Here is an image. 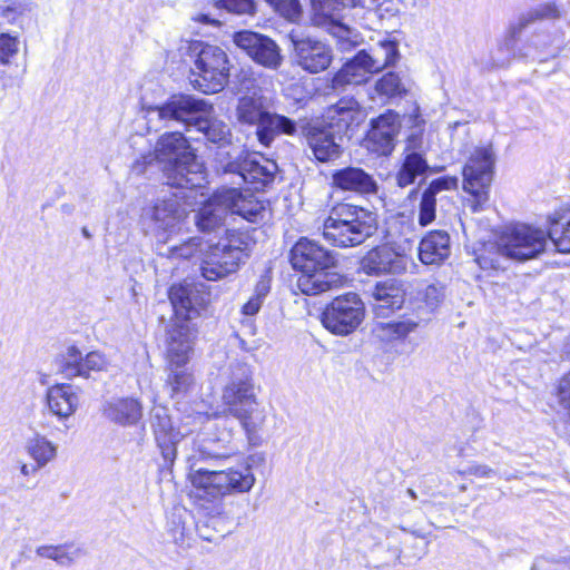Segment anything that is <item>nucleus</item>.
Returning <instances> with one entry per match:
<instances>
[{"mask_svg": "<svg viewBox=\"0 0 570 570\" xmlns=\"http://www.w3.org/2000/svg\"><path fill=\"white\" fill-rule=\"evenodd\" d=\"M416 140L414 137L409 139L403 164L396 175L397 185L401 187L413 184L416 177L424 175L429 169L424 156L415 150Z\"/></svg>", "mask_w": 570, "mask_h": 570, "instance_id": "7c9ffc66", "label": "nucleus"}, {"mask_svg": "<svg viewBox=\"0 0 570 570\" xmlns=\"http://www.w3.org/2000/svg\"><path fill=\"white\" fill-rule=\"evenodd\" d=\"M508 258L501 246V237L495 243L484 245L483 249L476 255V263L482 269L502 268V262Z\"/></svg>", "mask_w": 570, "mask_h": 570, "instance_id": "a19ab883", "label": "nucleus"}, {"mask_svg": "<svg viewBox=\"0 0 570 570\" xmlns=\"http://www.w3.org/2000/svg\"><path fill=\"white\" fill-rule=\"evenodd\" d=\"M217 4L219 8H224L235 14L252 16L255 13L254 0H219Z\"/></svg>", "mask_w": 570, "mask_h": 570, "instance_id": "09e8293b", "label": "nucleus"}, {"mask_svg": "<svg viewBox=\"0 0 570 570\" xmlns=\"http://www.w3.org/2000/svg\"><path fill=\"white\" fill-rule=\"evenodd\" d=\"M558 397L560 404L570 412V372L559 382Z\"/></svg>", "mask_w": 570, "mask_h": 570, "instance_id": "5fc2aeb1", "label": "nucleus"}, {"mask_svg": "<svg viewBox=\"0 0 570 570\" xmlns=\"http://www.w3.org/2000/svg\"><path fill=\"white\" fill-rule=\"evenodd\" d=\"M371 296L372 309L377 317H389L391 313L400 309L405 301L404 289L393 279L377 283L371 289Z\"/></svg>", "mask_w": 570, "mask_h": 570, "instance_id": "a878e982", "label": "nucleus"}, {"mask_svg": "<svg viewBox=\"0 0 570 570\" xmlns=\"http://www.w3.org/2000/svg\"><path fill=\"white\" fill-rule=\"evenodd\" d=\"M407 258L389 246H377L361 259V269L367 275L401 274L406 269Z\"/></svg>", "mask_w": 570, "mask_h": 570, "instance_id": "412c9836", "label": "nucleus"}, {"mask_svg": "<svg viewBox=\"0 0 570 570\" xmlns=\"http://www.w3.org/2000/svg\"><path fill=\"white\" fill-rule=\"evenodd\" d=\"M363 112L354 98H342L330 106L322 126H311L305 134L314 158L320 163L337 160L343 154V137L352 125L362 120Z\"/></svg>", "mask_w": 570, "mask_h": 570, "instance_id": "f03ea898", "label": "nucleus"}, {"mask_svg": "<svg viewBox=\"0 0 570 570\" xmlns=\"http://www.w3.org/2000/svg\"><path fill=\"white\" fill-rule=\"evenodd\" d=\"M79 397L70 384H57L47 392L49 411L59 419L70 417L78 409Z\"/></svg>", "mask_w": 570, "mask_h": 570, "instance_id": "c85d7f7f", "label": "nucleus"}, {"mask_svg": "<svg viewBox=\"0 0 570 570\" xmlns=\"http://www.w3.org/2000/svg\"><path fill=\"white\" fill-rule=\"evenodd\" d=\"M59 372L66 379L83 377L82 354L76 346L67 348L59 361Z\"/></svg>", "mask_w": 570, "mask_h": 570, "instance_id": "79ce46f5", "label": "nucleus"}, {"mask_svg": "<svg viewBox=\"0 0 570 570\" xmlns=\"http://www.w3.org/2000/svg\"><path fill=\"white\" fill-rule=\"evenodd\" d=\"M548 237L559 253H570V209L556 212L549 218Z\"/></svg>", "mask_w": 570, "mask_h": 570, "instance_id": "72a5a7b5", "label": "nucleus"}, {"mask_svg": "<svg viewBox=\"0 0 570 570\" xmlns=\"http://www.w3.org/2000/svg\"><path fill=\"white\" fill-rule=\"evenodd\" d=\"M365 314L364 303L355 293L335 297L322 313L325 328L336 335H347L362 323Z\"/></svg>", "mask_w": 570, "mask_h": 570, "instance_id": "f8f14e48", "label": "nucleus"}, {"mask_svg": "<svg viewBox=\"0 0 570 570\" xmlns=\"http://www.w3.org/2000/svg\"><path fill=\"white\" fill-rule=\"evenodd\" d=\"M297 130L296 122L288 117L271 112L263 118L259 129L256 130L258 141L265 147H269L275 137L281 134L293 136Z\"/></svg>", "mask_w": 570, "mask_h": 570, "instance_id": "2f4dec72", "label": "nucleus"}, {"mask_svg": "<svg viewBox=\"0 0 570 570\" xmlns=\"http://www.w3.org/2000/svg\"><path fill=\"white\" fill-rule=\"evenodd\" d=\"M461 475H474L476 478H491L497 475V471L487 464L473 463L465 470L459 471Z\"/></svg>", "mask_w": 570, "mask_h": 570, "instance_id": "864d4df0", "label": "nucleus"}, {"mask_svg": "<svg viewBox=\"0 0 570 570\" xmlns=\"http://www.w3.org/2000/svg\"><path fill=\"white\" fill-rule=\"evenodd\" d=\"M400 130L397 115L385 114L374 120L367 135V148L379 155H390L395 145V137Z\"/></svg>", "mask_w": 570, "mask_h": 570, "instance_id": "b1692460", "label": "nucleus"}, {"mask_svg": "<svg viewBox=\"0 0 570 570\" xmlns=\"http://www.w3.org/2000/svg\"><path fill=\"white\" fill-rule=\"evenodd\" d=\"M559 17L560 11L554 2L540 3L519 17L518 21L510 27V36L517 39L528 26L544 20H557Z\"/></svg>", "mask_w": 570, "mask_h": 570, "instance_id": "473e14b6", "label": "nucleus"}, {"mask_svg": "<svg viewBox=\"0 0 570 570\" xmlns=\"http://www.w3.org/2000/svg\"><path fill=\"white\" fill-rule=\"evenodd\" d=\"M249 458L224 470H196L190 474L193 485L213 499L247 493L256 482Z\"/></svg>", "mask_w": 570, "mask_h": 570, "instance_id": "0eeeda50", "label": "nucleus"}, {"mask_svg": "<svg viewBox=\"0 0 570 570\" xmlns=\"http://www.w3.org/2000/svg\"><path fill=\"white\" fill-rule=\"evenodd\" d=\"M354 68H358V70H361L362 72H366L367 75L376 73V71H374V65L372 63V57L365 50H361L360 52H357L353 57V59H351L343 66L342 75H351Z\"/></svg>", "mask_w": 570, "mask_h": 570, "instance_id": "a18cd8bd", "label": "nucleus"}, {"mask_svg": "<svg viewBox=\"0 0 570 570\" xmlns=\"http://www.w3.org/2000/svg\"><path fill=\"white\" fill-rule=\"evenodd\" d=\"M217 200L227 207L232 214L255 223L264 217L265 207L253 194L238 188H224L217 191Z\"/></svg>", "mask_w": 570, "mask_h": 570, "instance_id": "5701e85b", "label": "nucleus"}, {"mask_svg": "<svg viewBox=\"0 0 570 570\" xmlns=\"http://www.w3.org/2000/svg\"><path fill=\"white\" fill-rule=\"evenodd\" d=\"M250 252V239L246 233L226 230L225 237L209 246L202 262L200 273L207 281H219L236 273Z\"/></svg>", "mask_w": 570, "mask_h": 570, "instance_id": "423d86ee", "label": "nucleus"}, {"mask_svg": "<svg viewBox=\"0 0 570 570\" xmlns=\"http://www.w3.org/2000/svg\"><path fill=\"white\" fill-rule=\"evenodd\" d=\"M224 174H234L236 184L252 185L253 190H261L274 180L277 171L276 163L268 159H257L256 156L245 155L222 165Z\"/></svg>", "mask_w": 570, "mask_h": 570, "instance_id": "2eb2a0df", "label": "nucleus"}, {"mask_svg": "<svg viewBox=\"0 0 570 570\" xmlns=\"http://www.w3.org/2000/svg\"><path fill=\"white\" fill-rule=\"evenodd\" d=\"M343 67L337 71L331 81V87L335 90L344 88L346 85H360L367 80L368 75L366 72H362L358 68H354L351 75H342Z\"/></svg>", "mask_w": 570, "mask_h": 570, "instance_id": "49530a36", "label": "nucleus"}, {"mask_svg": "<svg viewBox=\"0 0 570 570\" xmlns=\"http://www.w3.org/2000/svg\"><path fill=\"white\" fill-rule=\"evenodd\" d=\"M18 51V40L10 35H1L0 36V60L2 62L7 61L10 57H12Z\"/></svg>", "mask_w": 570, "mask_h": 570, "instance_id": "3c124183", "label": "nucleus"}, {"mask_svg": "<svg viewBox=\"0 0 570 570\" xmlns=\"http://www.w3.org/2000/svg\"><path fill=\"white\" fill-rule=\"evenodd\" d=\"M155 158L163 164L166 184L176 188H197L206 181L203 164L179 131L165 132L155 146Z\"/></svg>", "mask_w": 570, "mask_h": 570, "instance_id": "7ed1b4c3", "label": "nucleus"}, {"mask_svg": "<svg viewBox=\"0 0 570 570\" xmlns=\"http://www.w3.org/2000/svg\"><path fill=\"white\" fill-rule=\"evenodd\" d=\"M195 330L189 322L175 321L167 331V363L188 364L193 354Z\"/></svg>", "mask_w": 570, "mask_h": 570, "instance_id": "aec40b11", "label": "nucleus"}, {"mask_svg": "<svg viewBox=\"0 0 570 570\" xmlns=\"http://www.w3.org/2000/svg\"><path fill=\"white\" fill-rule=\"evenodd\" d=\"M377 228L376 214L361 206L340 203L332 207L323 224V236L338 247L364 243Z\"/></svg>", "mask_w": 570, "mask_h": 570, "instance_id": "39448f33", "label": "nucleus"}, {"mask_svg": "<svg viewBox=\"0 0 570 570\" xmlns=\"http://www.w3.org/2000/svg\"><path fill=\"white\" fill-rule=\"evenodd\" d=\"M40 469H42V466H38V463H36V462L32 465L22 463L21 466H20V472L24 476H29V475L35 474Z\"/></svg>", "mask_w": 570, "mask_h": 570, "instance_id": "680f3d73", "label": "nucleus"}, {"mask_svg": "<svg viewBox=\"0 0 570 570\" xmlns=\"http://www.w3.org/2000/svg\"><path fill=\"white\" fill-rule=\"evenodd\" d=\"M548 233L528 224L505 227L501 234V246L508 258L525 262L541 255L548 244Z\"/></svg>", "mask_w": 570, "mask_h": 570, "instance_id": "9d476101", "label": "nucleus"}, {"mask_svg": "<svg viewBox=\"0 0 570 570\" xmlns=\"http://www.w3.org/2000/svg\"><path fill=\"white\" fill-rule=\"evenodd\" d=\"M36 554L40 558L53 560L59 566L69 567L82 554V550L69 543L58 546L46 544L38 547Z\"/></svg>", "mask_w": 570, "mask_h": 570, "instance_id": "4c0bfd02", "label": "nucleus"}, {"mask_svg": "<svg viewBox=\"0 0 570 570\" xmlns=\"http://www.w3.org/2000/svg\"><path fill=\"white\" fill-rule=\"evenodd\" d=\"M420 503H421V505H420L421 509L429 508V507L432 505V502L430 500H426V499L421 500Z\"/></svg>", "mask_w": 570, "mask_h": 570, "instance_id": "0e129e2a", "label": "nucleus"}, {"mask_svg": "<svg viewBox=\"0 0 570 570\" xmlns=\"http://www.w3.org/2000/svg\"><path fill=\"white\" fill-rule=\"evenodd\" d=\"M436 212V195L428 189L421 194L419 204V224L426 226L435 219Z\"/></svg>", "mask_w": 570, "mask_h": 570, "instance_id": "37998d69", "label": "nucleus"}, {"mask_svg": "<svg viewBox=\"0 0 570 570\" xmlns=\"http://www.w3.org/2000/svg\"><path fill=\"white\" fill-rule=\"evenodd\" d=\"M82 234L86 236V237H90V234L88 233V230L86 228L82 229Z\"/></svg>", "mask_w": 570, "mask_h": 570, "instance_id": "69168bd1", "label": "nucleus"}, {"mask_svg": "<svg viewBox=\"0 0 570 570\" xmlns=\"http://www.w3.org/2000/svg\"><path fill=\"white\" fill-rule=\"evenodd\" d=\"M406 494H407L411 499H413V500H416V499H417V494H416V492H415L413 489H407V490H406Z\"/></svg>", "mask_w": 570, "mask_h": 570, "instance_id": "e2e57ef3", "label": "nucleus"}, {"mask_svg": "<svg viewBox=\"0 0 570 570\" xmlns=\"http://www.w3.org/2000/svg\"><path fill=\"white\" fill-rule=\"evenodd\" d=\"M422 301L434 309L444 297V287L441 284H430L420 293Z\"/></svg>", "mask_w": 570, "mask_h": 570, "instance_id": "8fccbe9b", "label": "nucleus"}, {"mask_svg": "<svg viewBox=\"0 0 570 570\" xmlns=\"http://www.w3.org/2000/svg\"><path fill=\"white\" fill-rule=\"evenodd\" d=\"M262 303H263V299L258 298V297H255V296H252L247 303H245L243 305V313L245 315H255L258 313V311L261 309V306H262Z\"/></svg>", "mask_w": 570, "mask_h": 570, "instance_id": "bf43d9fd", "label": "nucleus"}, {"mask_svg": "<svg viewBox=\"0 0 570 570\" xmlns=\"http://www.w3.org/2000/svg\"><path fill=\"white\" fill-rule=\"evenodd\" d=\"M267 112V99L261 91H253L238 99L236 118L240 124L256 126L259 129Z\"/></svg>", "mask_w": 570, "mask_h": 570, "instance_id": "c756f323", "label": "nucleus"}, {"mask_svg": "<svg viewBox=\"0 0 570 570\" xmlns=\"http://www.w3.org/2000/svg\"><path fill=\"white\" fill-rule=\"evenodd\" d=\"M494 153L491 147L476 148L463 168V188L471 194L473 212L482 209L488 202V189L492 181Z\"/></svg>", "mask_w": 570, "mask_h": 570, "instance_id": "9b49d317", "label": "nucleus"}, {"mask_svg": "<svg viewBox=\"0 0 570 570\" xmlns=\"http://www.w3.org/2000/svg\"><path fill=\"white\" fill-rule=\"evenodd\" d=\"M150 423L164 459L173 463L177 456L178 449L189 445V438L174 429L166 407H155L151 412Z\"/></svg>", "mask_w": 570, "mask_h": 570, "instance_id": "f3484780", "label": "nucleus"}, {"mask_svg": "<svg viewBox=\"0 0 570 570\" xmlns=\"http://www.w3.org/2000/svg\"><path fill=\"white\" fill-rule=\"evenodd\" d=\"M375 89L380 95L386 97L399 96L405 91L401 78L394 72H387L379 79Z\"/></svg>", "mask_w": 570, "mask_h": 570, "instance_id": "c03bdc74", "label": "nucleus"}, {"mask_svg": "<svg viewBox=\"0 0 570 570\" xmlns=\"http://www.w3.org/2000/svg\"><path fill=\"white\" fill-rule=\"evenodd\" d=\"M239 420L245 430L249 442H254L257 432L264 426L266 421V412L261 407L257 401L242 410H236L233 415Z\"/></svg>", "mask_w": 570, "mask_h": 570, "instance_id": "e433bc0d", "label": "nucleus"}, {"mask_svg": "<svg viewBox=\"0 0 570 570\" xmlns=\"http://www.w3.org/2000/svg\"><path fill=\"white\" fill-rule=\"evenodd\" d=\"M185 213L179 197L173 195L144 208L140 224L146 235L163 239L166 233L173 232L178 226Z\"/></svg>", "mask_w": 570, "mask_h": 570, "instance_id": "ddd939ff", "label": "nucleus"}, {"mask_svg": "<svg viewBox=\"0 0 570 570\" xmlns=\"http://www.w3.org/2000/svg\"><path fill=\"white\" fill-rule=\"evenodd\" d=\"M282 13L294 14L298 11V0H266Z\"/></svg>", "mask_w": 570, "mask_h": 570, "instance_id": "4d7b16f0", "label": "nucleus"}, {"mask_svg": "<svg viewBox=\"0 0 570 570\" xmlns=\"http://www.w3.org/2000/svg\"><path fill=\"white\" fill-rule=\"evenodd\" d=\"M108 366V358L98 351H92L82 357L83 377H89L90 371H106Z\"/></svg>", "mask_w": 570, "mask_h": 570, "instance_id": "de8ad7c7", "label": "nucleus"}, {"mask_svg": "<svg viewBox=\"0 0 570 570\" xmlns=\"http://www.w3.org/2000/svg\"><path fill=\"white\" fill-rule=\"evenodd\" d=\"M198 250V243H196L195 239H190L187 243L181 244L180 246H177L173 248L171 255L173 257H179V258H190L193 257Z\"/></svg>", "mask_w": 570, "mask_h": 570, "instance_id": "6e6d98bb", "label": "nucleus"}, {"mask_svg": "<svg viewBox=\"0 0 570 570\" xmlns=\"http://www.w3.org/2000/svg\"><path fill=\"white\" fill-rule=\"evenodd\" d=\"M333 253L318 243L302 237L291 250L293 267L302 272L297 288L305 295H318L342 283L341 276L328 272L335 265Z\"/></svg>", "mask_w": 570, "mask_h": 570, "instance_id": "20e7f679", "label": "nucleus"}, {"mask_svg": "<svg viewBox=\"0 0 570 570\" xmlns=\"http://www.w3.org/2000/svg\"><path fill=\"white\" fill-rule=\"evenodd\" d=\"M166 371L165 386L169 390L171 397L186 394L195 382L194 374L187 364L167 363Z\"/></svg>", "mask_w": 570, "mask_h": 570, "instance_id": "c9c22d12", "label": "nucleus"}, {"mask_svg": "<svg viewBox=\"0 0 570 570\" xmlns=\"http://www.w3.org/2000/svg\"><path fill=\"white\" fill-rule=\"evenodd\" d=\"M271 289V277L262 275L257 284L255 285L253 296L264 299Z\"/></svg>", "mask_w": 570, "mask_h": 570, "instance_id": "13d9d810", "label": "nucleus"}, {"mask_svg": "<svg viewBox=\"0 0 570 570\" xmlns=\"http://www.w3.org/2000/svg\"><path fill=\"white\" fill-rule=\"evenodd\" d=\"M102 415L121 426H132L142 417V405L134 397H111L101 406Z\"/></svg>", "mask_w": 570, "mask_h": 570, "instance_id": "bb28decb", "label": "nucleus"}, {"mask_svg": "<svg viewBox=\"0 0 570 570\" xmlns=\"http://www.w3.org/2000/svg\"><path fill=\"white\" fill-rule=\"evenodd\" d=\"M169 299L175 309L177 320L188 322L199 315L206 304L205 295L195 284L173 285L169 289Z\"/></svg>", "mask_w": 570, "mask_h": 570, "instance_id": "4be33fe9", "label": "nucleus"}, {"mask_svg": "<svg viewBox=\"0 0 570 570\" xmlns=\"http://www.w3.org/2000/svg\"><path fill=\"white\" fill-rule=\"evenodd\" d=\"M458 178L454 176H444L432 180L425 189L438 195V193L442 190L455 189L458 187Z\"/></svg>", "mask_w": 570, "mask_h": 570, "instance_id": "603ef678", "label": "nucleus"}, {"mask_svg": "<svg viewBox=\"0 0 570 570\" xmlns=\"http://www.w3.org/2000/svg\"><path fill=\"white\" fill-rule=\"evenodd\" d=\"M333 186L358 195H375L379 185L374 177L360 167H345L332 175Z\"/></svg>", "mask_w": 570, "mask_h": 570, "instance_id": "393cba45", "label": "nucleus"}, {"mask_svg": "<svg viewBox=\"0 0 570 570\" xmlns=\"http://www.w3.org/2000/svg\"><path fill=\"white\" fill-rule=\"evenodd\" d=\"M213 105L205 99L191 95H174L165 104L150 107L149 116H156L159 120L177 122L187 129L195 127L203 132L208 141L224 145L230 140V129L223 120L213 117Z\"/></svg>", "mask_w": 570, "mask_h": 570, "instance_id": "f257e3e1", "label": "nucleus"}, {"mask_svg": "<svg viewBox=\"0 0 570 570\" xmlns=\"http://www.w3.org/2000/svg\"><path fill=\"white\" fill-rule=\"evenodd\" d=\"M227 207L217 200V193L213 200L203 206L196 214V225L204 233H210L224 225Z\"/></svg>", "mask_w": 570, "mask_h": 570, "instance_id": "f704fd0d", "label": "nucleus"}, {"mask_svg": "<svg viewBox=\"0 0 570 570\" xmlns=\"http://www.w3.org/2000/svg\"><path fill=\"white\" fill-rule=\"evenodd\" d=\"M376 2L377 0H312L313 22L342 42L356 45L358 35L355 29L343 21L345 16H342L341 11L347 8L367 7L376 8L382 16L383 3L376 4Z\"/></svg>", "mask_w": 570, "mask_h": 570, "instance_id": "1a4fd4ad", "label": "nucleus"}, {"mask_svg": "<svg viewBox=\"0 0 570 570\" xmlns=\"http://www.w3.org/2000/svg\"><path fill=\"white\" fill-rule=\"evenodd\" d=\"M450 252V235L444 230L430 232L419 246V257L425 265L442 263L449 257Z\"/></svg>", "mask_w": 570, "mask_h": 570, "instance_id": "cd10ccee", "label": "nucleus"}, {"mask_svg": "<svg viewBox=\"0 0 570 570\" xmlns=\"http://www.w3.org/2000/svg\"><path fill=\"white\" fill-rule=\"evenodd\" d=\"M295 59L297 65L309 73H317L327 69L333 60L331 47L313 37H303L291 33Z\"/></svg>", "mask_w": 570, "mask_h": 570, "instance_id": "dca6fc26", "label": "nucleus"}, {"mask_svg": "<svg viewBox=\"0 0 570 570\" xmlns=\"http://www.w3.org/2000/svg\"><path fill=\"white\" fill-rule=\"evenodd\" d=\"M230 443L232 433L226 428L206 429L198 433L196 439H189L194 453L187 455V459H227L234 451Z\"/></svg>", "mask_w": 570, "mask_h": 570, "instance_id": "a211bd4d", "label": "nucleus"}, {"mask_svg": "<svg viewBox=\"0 0 570 570\" xmlns=\"http://www.w3.org/2000/svg\"><path fill=\"white\" fill-rule=\"evenodd\" d=\"M233 42L255 63L266 69L277 70L283 65L282 50L268 36L250 30H242L234 32Z\"/></svg>", "mask_w": 570, "mask_h": 570, "instance_id": "4468645a", "label": "nucleus"}, {"mask_svg": "<svg viewBox=\"0 0 570 570\" xmlns=\"http://www.w3.org/2000/svg\"><path fill=\"white\" fill-rule=\"evenodd\" d=\"M372 57L374 71L380 72L384 68L393 66L399 58L397 46L393 41L380 42V45L368 52Z\"/></svg>", "mask_w": 570, "mask_h": 570, "instance_id": "ea45409f", "label": "nucleus"}, {"mask_svg": "<svg viewBox=\"0 0 570 570\" xmlns=\"http://www.w3.org/2000/svg\"><path fill=\"white\" fill-rule=\"evenodd\" d=\"M223 400L232 415L236 410H242L257 401L252 372L247 365H237L232 381L224 389Z\"/></svg>", "mask_w": 570, "mask_h": 570, "instance_id": "6ab92c4d", "label": "nucleus"}, {"mask_svg": "<svg viewBox=\"0 0 570 570\" xmlns=\"http://www.w3.org/2000/svg\"><path fill=\"white\" fill-rule=\"evenodd\" d=\"M395 327L394 332L399 336H404L409 334L410 332L414 331V328L417 326L416 323L407 321V322H399L393 325Z\"/></svg>", "mask_w": 570, "mask_h": 570, "instance_id": "052dcab7", "label": "nucleus"}, {"mask_svg": "<svg viewBox=\"0 0 570 570\" xmlns=\"http://www.w3.org/2000/svg\"><path fill=\"white\" fill-rule=\"evenodd\" d=\"M24 449L30 458L38 463V466L42 468L57 456V445L40 434L29 438Z\"/></svg>", "mask_w": 570, "mask_h": 570, "instance_id": "58836bf2", "label": "nucleus"}, {"mask_svg": "<svg viewBox=\"0 0 570 570\" xmlns=\"http://www.w3.org/2000/svg\"><path fill=\"white\" fill-rule=\"evenodd\" d=\"M195 68L190 78L193 87L210 95L222 91L228 83L230 61L220 47L198 43Z\"/></svg>", "mask_w": 570, "mask_h": 570, "instance_id": "6e6552de", "label": "nucleus"}]
</instances>
